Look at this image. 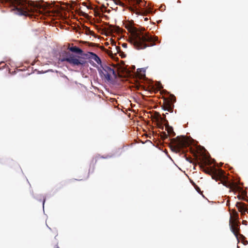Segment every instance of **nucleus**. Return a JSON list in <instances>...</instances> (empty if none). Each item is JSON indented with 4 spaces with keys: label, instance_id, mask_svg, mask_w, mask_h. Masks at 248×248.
<instances>
[{
    "label": "nucleus",
    "instance_id": "11",
    "mask_svg": "<svg viewBox=\"0 0 248 248\" xmlns=\"http://www.w3.org/2000/svg\"><path fill=\"white\" fill-rule=\"evenodd\" d=\"M236 206L237 208L239 209V211L240 212H242L243 213H245L246 210L245 209L243 204L241 203H237Z\"/></svg>",
    "mask_w": 248,
    "mask_h": 248
},
{
    "label": "nucleus",
    "instance_id": "18",
    "mask_svg": "<svg viewBox=\"0 0 248 248\" xmlns=\"http://www.w3.org/2000/svg\"><path fill=\"white\" fill-rule=\"evenodd\" d=\"M168 114V112H166V113H165V114H163V115H164V116H166V114Z\"/></svg>",
    "mask_w": 248,
    "mask_h": 248
},
{
    "label": "nucleus",
    "instance_id": "17",
    "mask_svg": "<svg viewBox=\"0 0 248 248\" xmlns=\"http://www.w3.org/2000/svg\"><path fill=\"white\" fill-rule=\"evenodd\" d=\"M243 224H244V225H246V221H243Z\"/></svg>",
    "mask_w": 248,
    "mask_h": 248
},
{
    "label": "nucleus",
    "instance_id": "4",
    "mask_svg": "<svg viewBox=\"0 0 248 248\" xmlns=\"http://www.w3.org/2000/svg\"><path fill=\"white\" fill-rule=\"evenodd\" d=\"M98 70L100 76L105 80H109L113 77H115L114 70L107 66H102Z\"/></svg>",
    "mask_w": 248,
    "mask_h": 248
},
{
    "label": "nucleus",
    "instance_id": "15",
    "mask_svg": "<svg viewBox=\"0 0 248 248\" xmlns=\"http://www.w3.org/2000/svg\"><path fill=\"white\" fill-rule=\"evenodd\" d=\"M133 0L134 1H135L137 3H138L140 2V0Z\"/></svg>",
    "mask_w": 248,
    "mask_h": 248
},
{
    "label": "nucleus",
    "instance_id": "7",
    "mask_svg": "<svg viewBox=\"0 0 248 248\" xmlns=\"http://www.w3.org/2000/svg\"><path fill=\"white\" fill-rule=\"evenodd\" d=\"M189 143L188 140L185 137L180 138L178 140L177 145L179 147L186 146Z\"/></svg>",
    "mask_w": 248,
    "mask_h": 248
},
{
    "label": "nucleus",
    "instance_id": "8",
    "mask_svg": "<svg viewBox=\"0 0 248 248\" xmlns=\"http://www.w3.org/2000/svg\"><path fill=\"white\" fill-rule=\"evenodd\" d=\"M87 55V57H86V60L88 58H90L92 61H94L96 62L97 64H100L101 63V60L99 58V57H97L95 54L90 53L89 54H86Z\"/></svg>",
    "mask_w": 248,
    "mask_h": 248
},
{
    "label": "nucleus",
    "instance_id": "14",
    "mask_svg": "<svg viewBox=\"0 0 248 248\" xmlns=\"http://www.w3.org/2000/svg\"><path fill=\"white\" fill-rule=\"evenodd\" d=\"M122 46H123L124 47H125H125H127V44H125V43H123V44H122Z\"/></svg>",
    "mask_w": 248,
    "mask_h": 248
},
{
    "label": "nucleus",
    "instance_id": "1",
    "mask_svg": "<svg viewBox=\"0 0 248 248\" xmlns=\"http://www.w3.org/2000/svg\"><path fill=\"white\" fill-rule=\"evenodd\" d=\"M128 31L130 32V42L138 49H143L146 47L145 42L151 40L150 36L145 35L133 26H130Z\"/></svg>",
    "mask_w": 248,
    "mask_h": 248
},
{
    "label": "nucleus",
    "instance_id": "19",
    "mask_svg": "<svg viewBox=\"0 0 248 248\" xmlns=\"http://www.w3.org/2000/svg\"><path fill=\"white\" fill-rule=\"evenodd\" d=\"M130 26H131L130 25H128V26H126V27H127V29H128V28H129Z\"/></svg>",
    "mask_w": 248,
    "mask_h": 248
},
{
    "label": "nucleus",
    "instance_id": "2",
    "mask_svg": "<svg viewBox=\"0 0 248 248\" xmlns=\"http://www.w3.org/2000/svg\"><path fill=\"white\" fill-rule=\"evenodd\" d=\"M16 10V13L19 15H25L27 13L28 6L26 0H5Z\"/></svg>",
    "mask_w": 248,
    "mask_h": 248
},
{
    "label": "nucleus",
    "instance_id": "13",
    "mask_svg": "<svg viewBox=\"0 0 248 248\" xmlns=\"http://www.w3.org/2000/svg\"><path fill=\"white\" fill-rule=\"evenodd\" d=\"M165 129L167 131L168 134H171L173 133L172 128L168 124H165Z\"/></svg>",
    "mask_w": 248,
    "mask_h": 248
},
{
    "label": "nucleus",
    "instance_id": "9",
    "mask_svg": "<svg viewBox=\"0 0 248 248\" xmlns=\"http://www.w3.org/2000/svg\"><path fill=\"white\" fill-rule=\"evenodd\" d=\"M221 183L226 186L229 187L232 189H237V186L235 183L226 182V181H223L221 180Z\"/></svg>",
    "mask_w": 248,
    "mask_h": 248
},
{
    "label": "nucleus",
    "instance_id": "3",
    "mask_svg": "<svg viewBox=\"0 0 248 248\" xmlns=\"http://www.w3.org/2000/svg\"><path fill=\"white\" fill-rule=\"evenodd\" d=\"M87 55L84 54H80L78 55H71L66 58V60L74 65H83L87 62Z\"/></svg>",
    "mask_w": 248,
    "mask_h": 248
},
{
    "label": "nucleus",
    "instance_id": "5",
    "mask_svg": "<svg viewBox=\"0 0 248 248\" xmlns=\"http://www.w3.org/2000/svg\"><path fill=\"white\" fill-rule=\"evenodd\" d=\"M238 217V214L236 212L233 213V217L231 216L230 219V226L232 232L235 235L237 239L238 240L237 232L238 231V223L236 221Z\"/></svg>",
    "mask_w": 248,
    "mask_h": 248
},
{
    "label": "nucleus",
    "instance_id": "6",
    "mask_svg": "<svg viewBox=\"0 0 248 248\" xmlns=\"http://www.w3.org/2000/svg\"><path fill=\"white\" fill-rule=\"evenodd\" d=\"M212 178L215 179L216 181L224 179L225 176L223 175V172L222 170H217L214 169L212 170Z\"/></svg>",
    "mask_w": 248,
    "mask_h": 248
},
{
    "label": "nucleus",
    "instance_id": "10",
    "mask_svg": "<svg viewBox=\"0 0 248 248\" xmlns=\"http://www.w3.org/2000/svg\"><path fill=\"white\" fill-rule=\"evenodd\" d=\"M163 108L165 111L170 112H172V108L171 107V105L169 101L165 102L163 106Z\"/></svg>",
    "mask_w": 248,
    "mask_h": 248
},
{
    "label": "nucleus",
    "instance_id": "12",
    "mask_svg": "<svg viewBox=\"0 0 248 248\" xmlns=\"http://www.w3.org/2000/svg\"><path fill=\"white\" fill-rule=\"evenodd\" d=\"M70 50L73 52H77L79 54H82L81 50L75 46L70 47Z\"/></svg>",
    "mask_w": 248,
    "mask_h": 248
},
{
    "label": "nucleus",
    "instance_id": "16",
    "mask_svg": "<svg viewBox=\"0 0 248 248\" xmlns=\"http://www.w3.org/2000/svg\"><path fill=\"white\" fill-rule=\"evenodd\" d=\"M157 37H155V38L154 39V41H157Z\"/></svg>",
    "mask_w": 248,
    "mask_h": 248
}]
</instances>
